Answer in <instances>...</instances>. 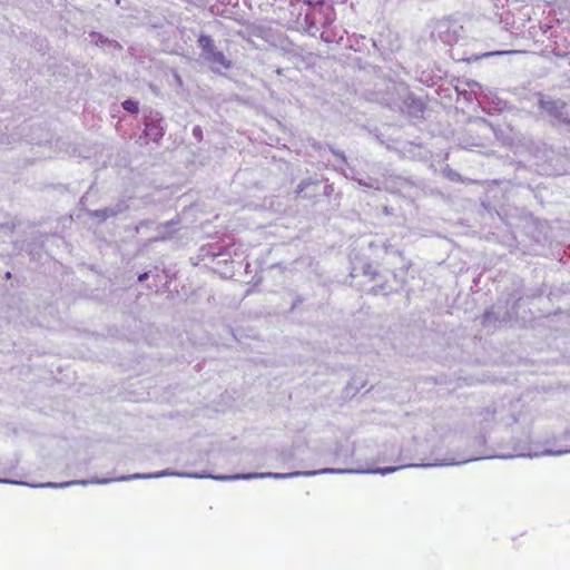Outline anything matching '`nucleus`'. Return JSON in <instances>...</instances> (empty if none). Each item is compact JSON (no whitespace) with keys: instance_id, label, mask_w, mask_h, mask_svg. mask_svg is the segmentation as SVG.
Masks as SVG:
<instances>
[{"instance_id":"1","label":"nucleus","mask_w":570,"mask_h":570,"mask_svg":"<svg viewBox=\"0 0 570 570\" xmlns=\"http://www.w3.org/2000/svg\"><path fill=\"white\" fill-rule=\"evenodd\" d=\"M539 106L542 110L548 112L563 124L570 125V118L566 112L567 104L561 100H540Z\"/></svg>"},{"instance_id":"2","label":"nucleus","mask_w":570,"mask_h":570,"mask_svg":"<svg viewBox=\"0 0 570 570\" xmlns=\"http://www.w3.org/2000/svg\"><path fill=\"white\" fill-rule=\"evenodd\" d=\"M206 59L213 65V69L218 68L230 69L233 67L232 60H229L223 51L212 50V53L207 55Z\"/></svg>"},{"instance_id":"3","label":"nucleus","mask_w":570,"mask_h":570,"mask_svg":"<svg viewBox=\"0 0 570 570\" xmlns=\"http://www.w3.org/2000/svg\"><path fill=\"white\" fill-rule=\"evenodd\" d=\"M144 135L151 141L158 142L164 137L165 130L159 122L150 121L145 125Z\"/></svg>"},{"instance_id":"4","label":"nucleus","mask_w":570,"mask_h":570,"mask_svg":"<svg viewBox=\"0 0 570 570\" xmlns=\"http://www.w3.org/2000/svg\"><path fill=\"white\" fill-rule=\"evenodd\" d=\"M524 50H498V51H491V52H484L482 55H476L468 59V61H476L482 58L491 57V56H508V55H514V53H525Z\"/></svg>"},{"instance_id":"5","label":"nucleus","mask_w":570,"mask_h":570,"mask_svg":"<svg viewBox=\"0 0 570 570\" xmlns=\"http://www.w3.org/2000/svg\"><path fill=\"white\" fill-rule=\"evenodd\" d=\"M198 46L203 51L207 52V55L212 53V50H216L212 37L207 35L199 36Z\"/></svg>"},{"instance_id":"6","label":"nucleus","mask_w":570,"mask_h":570,"mask_svg":"<svg viewBox=\"0 0 570 570\" xmlns=\"http://www.w3.org/2000/svg\"><path fill=\"white\" fill-rule=\"evenodd\" d=\"M315 472H293V473H267V474H261V476H271L275 479H285L291 476H298V475H313Z\"/></svg>"},{"instance_id":"7","label":"nucleus","mask_w":570,"mask_h":570,"mask_svg":"<svg viewBox=\"0 0 570 570\" xmlns=\"http://www.w3.org/2000/svg\"><path fill=\"white\" fill-rule=\"evenodd\" d=\"M122 108L131 114H137L139 111L138 102L131 99H127L122 102Z\"/></svg>"},{"instance_id":"8","label":"nucleus","mask_w":570,"mask_h":570,"mask_svg":"<svg viewBox=\"0 0 570 570\" xmlns=\"http://www.w3.org/2000/svg\"><path fill=\"white\" fill-rule=\"evenodd\" d=\"M193 135L194 137L200 141L203 139V130L200 127L196 126L194 129H193Z\"/></svg>"},{"instance_id":"9","label":"nucleus","mask_w":570,"mask_h":570,"mask_svg":"<svg viewBox=\"0 0 570 570\" xmlns=\"http://www.w3.org/2000/svg\"><path fill=\"white\" fill-rule=\"evenodd\" d=\"M147 278H148V273H144V274H140V275L138 276V281H139V282H144V281H145V279H147Z\"/></svg>"},{"instance_id":"10","label":"nucleus","mask_w":570,"mask_h":570,"mask_svg":"<svg viewBox=\"0 0 570 570\" xmlns=\"http://www.w3.org/2000/svg\"><path fill=\"white\" fill-rule=\"evenodd\" d=\"M94 215H95V216H98V217H106V214H105V213L100 214L99 212H95V214H94Z\"/></svg>"}]
</instances>
